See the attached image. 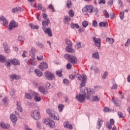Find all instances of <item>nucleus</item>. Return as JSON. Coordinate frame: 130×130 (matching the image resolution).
Returning a JSON list of instances; mask_svg holds the SVG:
<instances>
[{
	"label": "nucleus",
	"instance_id": "nucleus-1",
	"mask_svg": "<svg viewBox=\"0 0 130 130\" xmlns=\"http://www.w3.org/2000/svg\"><path fill=\"white\" fill-rule=\"evenodd\" d=\"M84 92L85 93H87V96H86V99L89 100V99H91V101H100V98L98 97V96H93L94 95V92L92 89L90 88H84Z\"/></svg>",
	"mask_w": 130,
	"mask_h": 130
},
{
	"label": "nucleus",
	"instance_id": "nucleus-2",
	"mask_svg": "<svg viewBox=\"0 0 130 130\" xmlns=\"http://www.w3.org/2000/svg\"><path fill=\"white\" fill-rule=\"evenodd\" d=\"M76 78H77L78 82L80 83V89L86 86V83L87 82V76H86V75L77 74Z\"/></svg>",
	"mask_w": 130,
	"mask_h": 130
},
{
	"label": "nucleus",
	"instance_id": "nucleus-3",
	"mask_svg": "<svg viewBox=\"0 0 130 130\" xmlns=\"http://www.w3.org/2000/svg\"><path fill=\"white\" fill-rule=\"evenodd\" d=\"M38 52V51L36 50V49L34 47L31 48L29 52V56L31 57L30 60H31L30 64H32V66H36V61L34 60L36 59V57H35V53H37Z\"/></svg>",
	"mask_w": 130,
	"mask_h": 130
},
{
	"label": "nucleus",
	"instance_id": "nucleus-4",
	"mask_svg": "<svg viewBox=\"0 0 130 130\" xmlns=\"http://www.w3.org/2000/svg\"><path fill=\"white\" fill-rule=\"evenodd\" d=\"M64 57L65 59L68 60L69 62H71L72 64H77V59L76 56L70 54H66L64 55Z\"/></svg>",
	"mask_w": 130,
	"mask_h": 130
},
{
	"label": "nucleus",
	"instance_id": "nucleus-5",
	"mask_svg": "<svg viewBox=\"0 0 130 130\" xmlns=\"http://www.w3.org/2000/svg\"><path fill=\"white\" fill-rule=\"evenodd\" d=\"M82 12L84 15H88V13L92 14L94 12L93 6L92 5H86L82 9Z\"/></svg>",
	"mask_w": 130,
	"mask_h": 130
},
{
	"label": "nucleus",
	"instance_id": "nucleus-6",
	"mask_svg": "<svg viewBox=\"0 0 130 130\" xmlns=\"http://www.w3.org/2000/svg\"><path fill=\"white\" fill-rule=\"evenodd\" d=\"M30 116L35 120H39L40 119V112L38 110L32 111L30 113Z\"/></svg>",
	"mask_w": 130,
	"mask_h": 130
},
{
	"label": "nucleus",
	"instance_id": "nucleus-7",
	"mask_svg": "<svg viewBox=\"0 0 130 130\" xmlns=\"http://www.w3.org/2000/svg\"><path fill=\"white\" fill-rule=\"evenodd\" d=\"M82 93H83V94H77L76 98L77 101L81 102L82 103H84L86 97H87V93L85 92V90L82 91Z\"/></svg>",
	"mask_w": 130,
	"mask_h": 130
},
{
	"label": "nucleus",
	"instance_id": "nucleus-8",
	"mask_svg": "<svg viewBox=\"0 0 130 130\" xmlns=\"http://www.w3.org/2000/svg\"><path fill=\"white\" fill-rule=\"evenodd\" d=\"M44 123H45V124H46L47 125H48L49 127H51L52 128H54V127H55V126H54L55 125V123L54 122V121H52L49 118H46V119H45L44 120Z\"/></svg>",
	"mask_w": 130,
	"mask_h": 130
},
{
	"label": "nucleus",
	"instance_id": "nucleus-9",
	"mask_svg": "<svg viewBox=\"0 0 130 130\" xmlns=\"http://www.w3.org/2000/svg\"><path fill=\"white\" fill-rule=\"evenodd\" d=\"M43 30L45 33V34L48 35L49 37H52L53 35H52V30L50 27H46L45 26H43Z\"/></svg>",
	"mask_w": 130,
	"mask_h": 130
},
{
	"label": "nucleus",
	"instance_id": "nucleus-10",
	"mask_svg": "<svg viewBox=\"0 0 130 130\" xmlns=\"http://www.w3.org/2000/svg\"><path fill=\"white\" fill-rule=\"evenodd\" d=\"M45 77L48 80H54V74L51 73L49 71H47L44 73Z\"/></svg>",
	"mask_w": 130,
	"mask_h": 130
},
{
	"label": "nucleus",
	"instance_id": "nucleus-11",
	"mask_svg": "<svg viewBox=\"0 0 130 130\" xmlns=\"http://www.w3.org/2000/svg\"><path fill=\"white\" fill-rule=\"evenodd\" d=\"M92 40L94 42V45L99 48H100V46L101 45V40L99 38H96V37H93Z\"/></svg>",
	"mask_w": 130,
	"mask_h": 130
},
{
	"label": "nucleus",
	"instance_id": "nucleus-12",
	"mask_svg": "<svg viewBox=\"0 0 130 130\" xmlns=\"http://www.w3.org/2000/svg\"><path fill=\"white\" fill-rule=\"evenodd\" d=\"M49 115L50 117L54 118L55 120H59V119L58 118V114L55 113L54 111H51Z\"/></svg>",
	"mask_w": 130,
	"mask_h": 130
},
{
	"label": "nucleus",
	"instance_id": "nucleus-13",
	"mask_svg": "<svg viewBox=\"0 0 130 130\" xmlns=\"http://www.w3.org/2000/svg\"><path fill=\"white\" fill-rule=\"evenodd\" d=\"M16 27H18V23L15 22L14 20L11 21L9 24V29L10 30H12V29H14V28H16Z\"/></svg>",
	"mask_w": 130,
	"mask_h": 130
},
{
	"label": "nucleus",
	"instance_id": "nucleus-14",
	"mask_svg": "<svg viewBox=\"0 0 130 130\" xmlns=\"http://www.w3.org/2000/svg\"><path fill=\"white\" fill-rule=\"evenodd\" d=\"M31 95H32V96H34V100L36 102H39V101H41V97L39 96H38V93H37V92H33L31 93Z\"/></svg>",
	"mask_w": 130,
	"mask_h": 130
},
{
	"label": "nucleus",
	"instance_id": "nucleus-15",
	"mask_svg": "<svg viewBox=\"0 0 130 130\" xmlns=\"http://www.w3.org/2000/svg\"><path fill=\"white\" fill-rule=\"evenodd\" d=\"M39 69L42 71H43L44 69H47L48 68V64L47 63L43 62L39 66Z\"/></svg>",
	"mask_w": 130,
	"mask_h": 130
},
{
	"label": "nucleus",
	"instance_id": "nucleus-16",
	"mask_svg": "<svg viewBox=\"0 0 130 130\" xmlns=\"http://www.w3.org/2000/svg\"><path fill=\"white\" fill-rule=\"evenodd\" d=\"M43 27H48V25H50V20L49 19H45L42 21Z\"/></svg>",
	"mask_w": 130,
	"mask_h": 130
},
{
	"label": "nucleus",
	"instance_id": "nucleus-17",
	"mask_svg": "<svg viewBox=\"0 0 130 130\" xmlns=\"http://www.w3.org/2000/svg\"><path fill=\"white\" fill-rule=\"evenodd\" d=\"M97 121L96 128L98 129H100V128L102 126V123H103V121L102 120V119L99 118Z\"/></svg>",
	"mask_w": 130,
	"mask_h": 130
},
{
	"label": "nucleus",
	"instance_id": "nucleus-18",
	"mask_svg": "<svg viewBox=\"0 0 130 130\" xmlns=\"http://www.w3.org/2000/svg\"><path fill=\"white\" fill-rule=\"evenodd\" d=\"M92 57L95 58V59H99L100 58L99 56V53H98V51L95 50L92 52Z\"/></svg>",
	"mask_w": 130,
	"mask_h": 130
},
{
	"label": "nucleus",
	"instance_id": "nucleus-19",
	"mask_svg": "<svg viewBox=\"0 0 130 130\" xmlns=\"http://www.w3.org/2000/svg\"><path fill=\"white\" fill-rule=\"evenodd\" d=\"M0 21H1V22H3V25L4 26H7L8 24V20L4 16L0 17Z\"/></svg>",
	"mask_w": 130,
	"mask_h": 130
},
{
	"label": "nucleus",
	"instance_id": "nucleus-20",
	"mask_svg": "<svg viewBox=\"0 0 130 130\" xmlns=\"http://www.w3.org/2000/svg\"><path fill=\"white\" fill-rule=\"evenodd\" d=\"M10 62L12 64H14V66H20V61L16 59L10 60Z\"/></svg>",
	"mask_w": 130,
	"mask_h": 130
},
{
	"label": "nucleus",
	"instance_id": "nucleus-21",
	"mask_svg": "<svg viewBox=\"0 0 130 130\" xmlns=\"http://www.w3.org/2000/svg\"><path fill=\"white\" fill-rule=\"evenodd\" d=\"M33 95H32V92L25 93V99H28L29 100H32L33 99Z\"/></svg>",
	"mask_w": 130,
	"mask_h": 130
},
{
	"label": "nucleus",
	"instance_id": "nucleus-22",
	"mask_svg": "<svg viewBox=\"0 0 130 130\" xmlns=\"http://www.w3.org/2000/svg\"><path fill=\"white\" fill-rule=\"evenodd\" d=\"M0 125L2 128H4V129H8L10 128V124H5L4 123H1L0 124Z\"/></svg>",
	"mask_w": 130,
	"mask_h": 130
},
{
	"label": "nucleus",
	"instance_id": "nucleus-23",
	"mask_svg": "<svg viewBox=\"0 0 130 130\" xmlns=\"http://www.w3.org/2000/svg\"><path fill=\"white\" fill-rule=\"evenodd\" d=\"M39 91H40V92H41V93L44 95L46 94V89H45L43 86L39 87Z\"/></svg>",
	"mask_w": 130,
	"mask_h": 130
},
{
	"label": "nucleus",
	"instance_id": "nucleus-24",
	"mask_svg": "<svg viewBox=\"0 0 130 130\" xmlns=\"http://www.w3.org/2000/svg\"><path fill=\"white\" fill-rule=\"evenodd\" d=\"M10 119L12 122H16L18 120V118L16 117V115L13 114L10 115Z\"/></svg>",
	"mask_w": 130,
	"mask_h": 130
},
{
	"label": "nucleus",
	"instance_id": "nucleus-25",
	"mask_svg": "<svg viewBox=\"0 0 130 130\" xmlns=\"http://www.w3.org/2000/svg\"><path fill=\"white\" fill-rule=\"evenodd\" d=\"M112 102L114 103L115 105L116 106H119V100H118V99H115L113 98L112 100Z\"/></svg>",
	"mask_w": 130,
	"mask_h": 130
},
{
	"label": "nucleus",
	"instance_id": "nucleus-26",
	"mask_svg": "<svg viewBox=\"0 0 130 130\" xmlns=\"http://www.w3.org/2000/svg\"><path fill=\"white\" fill-rule=\"evenodd\" d=\"M3 46L4 47V51L6 53L10 52V49H9V47H8V44L6 43H4L3 44Z\"/></svg>",
	"mask_w": 130,
	"mask_h": 130
},
{
	"label": "nucleus",
	"instance_id": "nucleus-27",
	"mask_svg": "<svg viewBox=\"0 0 130 130\" xmlns=\"http://www.w3.org/2000/svg\"><path fill=\"white\" fill-rule=\"evenodd\" d=\"M10 78L12 79V80H19L20 79V76L19 75H10Z\"/></svg>",
	"mask_w": 130,
	"mask_h": 130
},
{
	"label": "nucleus",
	"instance_id": "nucleus-28",
	"mask_svg": "<svg viewBox=\"0 0 130 130\" xmlns=\"http://www.w3.org/2000/svg\"><path fill=\"white\" fill-rule=\"evenodd\" d=\"M64 126V127H67V128H69V129H73V125L70 124L68 122H65Z\"/></svg>",
	"mask_w": 130,
	"mask_h": 130
},
{
	"label": "nucleus",
	"instance_id": "nucleus-29",
	"mask_svg": "<svg viewBox=\"0 0 130 130\" xmlns=\"http://www.w3.org/2000/svg\"><path fill=\"white\" fill-rule=\"evenodd\" d=\"M17 109L18 110V111L22 112L23 111V109L22 108V107H21V102H18L17 103Z\"/></svg>",
	"mask_w": 130,
	"mask_h": 130
},
{
	"label": "nucleus",
	"instance_id": "nucleus-30",
	"mask_svg": "<svg viewBox=\"0 0 130 130\" xmlns=\"http://www.w3.org/2000/svg\"><path fill=\"white\" fill-rule=\"evenodd\" d=\"M106 42H108V43H109L110 44H113L114 40L112 38H107L106 39Z\"/></svg>",
	"mask_w": 130,
	"mask_h": 130
},
{
	"label": "nucleus",
	"instance_id": "nucleus-31",
	"mask_svg": "<svg viewBox=\"0 0 130 130\" xmlns=\"http://www.w3.org/2000/svg\"><path fill=\"white\" fill-rule=\"evenodd\" d=\"M35 73L36 74L38 77H41V76L43 75L42 72L38 69H36L35 70Z\"/></svg>",
	"mask_w": 130,
	"mask_h": 130
},
{
	"label": "nucleus",
	"instance_id": "nucleus-32",
	"mask_svg": "<svg viewBox=\"0 0 130 130\" xmlns=\"http://www.w3.org/2000/svg\"><path fill=\"white\" fill-rule=\"evenodd\" d=\"M56 75L58 77H61L62 76V69H60L56 71Z\"/></svg>",
	"mask_w": 130,
	"mask_h": 130
},
{
	"label": "nucleus",
	"instance_id": "nucleus-33",
	"mask_svg": "<svg viewBox=\"0 0 130 130\" xmlns=\"http://www.w3.org/2000/svg\"><path fill=\"white\" fill-rule=\"evenodd\" d=\"M66 50L67 52H70L71 53H74V49L70 47L69 46H67L66 48Z\"/></svg>",
	"mask_w": 130,
	"mask_h": 130
},
{
	"label": "nucleus",
	"instance_id": "nucleus-34",
	"mask_svg": "<svg viewBox=\"0 0 130 130\" xmlns=\"http://www.w3.org/2000/svg\"><path fill=\"white\" fill-rule=\"evenodd\" d=\"M64 108V105L63 104H59L58 106V109L60 112L62 111L63 108Z\"/></svg>",
	"mask_w": 130,
	"mask_h": 130
},
{
	"label": "nucleus",
	"instance_id": "nucleus-35",
	"mask_svg": "<svg viewBox=\"0 0 130 130\" xmlns=\"http://www.w3.org/2000/svg\"><path fill=\"white\" fill-rule=\"evenodd\" d=\"M65 42L67 45H69V46H72V45H73V43H72L71 40H69L68 39H66L65 40Z\"/></svg>",
	"mask_w": 130,
	"mask_h": 130
},
{
	"label": "nucleus",
	"instance_id": "nucleus-36",
	"mask_svg": "<svg viewBox=\"0 0 130 130\" xmlns=\"http://www.w3.org/2000/svg\"><path fill=\"white\" fill-rule=\"evenodd\" d=\"M67 7L68 8V9H71V8H72V1H71L70 0L67 1Z\"/></svg>",
	"mask_w": 130,
	"mask_h": 130
},
{
	"label": "nucleus",
	"instance_id": "nucleus-37",
	"mask_svg": "<svg viewBox=\"0 0 130 130\" xmlns=\"http://www.w3.org/2000/svg\"><path fill=\"white\" fill-rule=\"evenodd\" d=\"M29 26L30 27V28H31V29H37V30L39 29V26H38V25H35L32 23L29 24Z\"/></svg>",
	"mask_w": 130,
	"mask_h": 130
},
{
	"label": "nucleus",
	"instance_id": "nucleus-38",
	"mask_svg": "<svg viewBox=\"0 0 130 130\" xmlns=\"http://www.w3.org/2000/svg\"><path fill=\"white\" fill-rule=\"evenodd\" d=\"M21 10L20 7H16L12 10V13H16V12H18V11H20Z\"/></svg>",
	"mask_w": 130,
	"mask_h": 130
},
{
	"label": "nucleus",
	"instance_id": "nucleus-39",
	"mask_svg": "<svg viewBox=\"0 0 130 130\" xmlns=\"http://www.w3.org/2000/svg\"><path fill=\"white\" fill-rule=\"evenodd\" d=\"M15 93H16V90L14 89H11L10 91V95L13 96V98H15Z\"/></svg>",
	"mask_w": 130,
	"mask_h": 130
},
{
	"label": "nucleus",
	"instance_id": "nucleus-40",
	"mask_svg": "<svg viewBox=\"0 0 130 130\" xmlns=\"http://www.w3.org/2000/svg\"><path fill=\"white\" fill-rule=\"evenodd\" d=\"M0 61L1 62L4 63L5 61H6V58L5 56L0 55Z\"/></svg>",
	"mask_w": 130,
	"mask_h": 130
},
{
	"label": "nucleus",
	"instance_id": "nucleus-41",
	"mask_svg": "<svg viewBox=\"0 0 130 130\" xmlns=\"http://www.w3.org/2000/svg\"><path fill=\"white\" fill-rule=\"evenodd\" d=\"M90 70H92V71H94L95 73H99V69L97 67H91Z\"/></svg>",
	"mask_w": 130,
	"mask_h": 130
},
{
	"label": "nucleus",
	"instance_id": "nucleus-42",
	"mask_svg": "<svg viewBox=\"0 0 130 130\" xmlns=\"http://www.w3.org/2000/svg\"><path fill=\"white\" fill-rule=\"evenodd\" d=\"M103 13L105 15V18H109V14H108V12H107L106 10H104Z\"/></svg>",
	"mask_w": 130,
	"mask_h": 130
},
{
	"label": "nucleus",
	"instance_id": "nucleus-43",
	"mask_svg": "<svg viewBox=\"0 0 130 130\" xmlns=\"http://www.w3.org/2000/svg\"><path fill=\"white\" fill-rule=\"evenodd\" d=\"M69 16L70 17H74L75 13H74V11L73 10H71L69 11Z\"/></svg>",
	"mask_w": 130,
	"mask_h": 130
},
{
	"label": "nucleus",
	"instance_id": "nucleus-44",
	"mask_svg": "<svg viewBox=\"0 0 130 130\" xmlns=\"http://www.w3.org/2000/svg\"><path fill=\"white\" fill-rule=\"evenodd\" d=\"M76 74H77V71H76V72L74 73V75H70L69 76L70 79H71V80H74V79H75V78H76Z\"/></svg>",
	"mask_w": 130,
	"mask_h": 130
},
{
	"label": "nucleus",
	"instance_id": "nucleus-45",
	"mask_svg": "<svg viewBox=\"0 0 130 130\" xmlns=\"http://www.w3.org/2000/svg\"><path fill=\"white\" fill-rule=\"evenodd\" d=\"M107 23L106 22H101L99 23V26L100 27H106V25H107Z\"/></svg>",
	"mask_w": 130,
	"mask_h": 130
},
{
	"label": "nucleus",
	"instance_id": "nucleus-46",
	"mask_svg": "<svg viewBox=\"0 0 130 130\" xmlns=\"http://www.w3.org/2000/svg\"><path fill=\"white\" fill-rule=\"evenodd\" d=\"M88 22L86 21H84L82 22V26L83 27H84V28H86V27H87V26H88Z\"/></svg>",
	"mask_w": 130,
	"mask_h": 130
},
{
	"label": "nucleus",
	"instance_id": "nucleus-47",
	"mask_svg": "<svg viewBox=\"0 0 130 130\" xmlns=\"http://www.w3.org/2000/svg\"><path fill=\"white\" fill-rule=\"evenodd\" d=\"M72 67H73V65H72L71 63H68L66 66V68L67 70H71V69H72Z\"/></svg>",
	"mask_w": 130,
	"mask_h": 130
},
{
	"label": "nucleus",
	"instance_id": "nucleus-48",
	"mask_svg": "<svg viewBox=\"0 0 130 130\" xmlns=\"http://www.w3.org/2000/svg\"><path fill=\"white\" fill-rule=\"evenodd\" d=\"M76 48H77V49H79L82 47V46L81 45V42L77 43V44L75 45Z\"/></svg>",
	"mask_w": 130,
	"mask_h": 130
},
{
	"label": "nucleus",
	"instance_id": "nucleus-49",
	"mask_svg": "<svg viewBox=\"0 0 130 130\" xmlns=\"http://www.w3.org/2000/svg\"><path fill=\"white\" fill-rule=\"evenodd\" d=\"M120 18L121 20H123V19L124 18V12H120Z\"/></svg>",
	"mask_w": 130,
	"mask_h": 130
},
{
	"label": "nucleus",
	"instance_id": "nucleus-50",
	"mask_svg": "<svg viewBox=\"0 0 130 130\" xmlns=\"http://www.w3.org/2000/svg\"><path fill=\"white\" fill-rule=\"evenodd\" d=\"M48 8L50 9V10H51L52 12H55V11L54 10V8H53V6H52V5H49L48 6Z\"/></svg>",
	"mask_w": 130,
	"mask_h": 130
},
{
	"label": "nucleus",
	"instance_id": "nucleus-51",
	"mask_svg": "<svg viewBox=\"0 0 130 130\" xmlns=\"http://www.w3.org/2000/svg\"><path fill=\"white\" fill-rule=\"evenodd\" d=\"M18 40H19V41H22V42H24V40H25V39L24 38V37L19 36Z\"/></svg>",
	"mask_w": 130,
	"mask_h": 130
},
{
	"label": "nucleus",
	"instance_id": "nucleus-52",
	"mask_svg": "<svg viewBox=\"0 0 130 130\" xmlns=\"http://www.w3.org/2000/svg\"><path fill=\"white\" fill-rule=\"evenodd\" d=\"M107 75H108V72H105L104 75L102 76L103 79H106L107 78Z\"/></svg>",
	"mask_w": 130,
	"mask_h": 130
},
{
	"label": "nucleus",
	"instance_id": "nucleus-53",
	"mask_svg": "<svg viewBox=\"0 0 130 130\" xmlns=\"http://www.w3.org/2000/svg\"><path fill=\"white\" fill-rule=\"evenodd\" d=\"M64 20H66L67 22H70V21H71V17L69 16H66L64 17Z\"/></svg>",
	"mask_w": 130,
	"mask_h": 130
},
{
	"label": "nucleus",
	"instance_id": "nucleus-54",
	"mask_svg": "<svg viewBox=\"0 0 130 130\" xmlns=\"http://www.w3.org/2000/svg\"><path fill=\"white\" fill-rule=\"evenodd\" d=\"M98 25V23L97 22V21L94 20L92 22V26H93V27H97Z\"/></svg>",
	"mask_w": 130,
	"mask_h": 130
},
{
	"label": "nucleus",
	"instance_id": "nucleus-55",
	"mask_svg": "<svg viewBox=\"0 0 130 130\" xmlns=\"http://www.w3.org/2000/svg\"><path fill=\"white\" fill-rule=\"evenodd\" d=\"M106 2L105 1V0H100L99 1V5H101L103 4V5H105Z\"/></svg>",
	"mask_w": 130,
	"mask_h": 130
},
{
	"label": "nucleus",
	"instance_id": "nucleus-56",
	"mask_svg": "<svg viewBox=\"0 0 130 130\" xmlns=\"http://www.w3.org/2000/svg\"><path fill=\"white\" fill-rule=\"evenodd\" d=\"M104 111H105V112H109V111H110V109L107 107H105L104 109Z\"/></svg>",
	"mask_w": 130,
	"mask_h": 130
},
{
	"label": "nucleus",
	"instance_id": "nucleus-57",
	"mask_svg": "<svg viewBox=\"0 0 130 130\" xmlns=\"http://www.w3.org/2000/svg\"><path fill=\"white\" fill-rule=\"evenodd\" d=\"M37 58L38 60H42L43 59V55L37 56Z\"/></svg>",
	"mask_w": 130,
	"mask_h": 130
},
{
	"label": "nucleus",
	"instance_id": "nucleus-58",
	"mask_svg": "<svg viewBox=\"0 0 130 130\" xmlns=\"http://www.w3.org/2000/svg\"><path fill=\"white\" fill-rule=\"evenodd\" d=\"M37 45H38V46H39V47H40V48H43L44 46H43V44L40 43H36Z\"/></svg>",
	"mask_w": 130,
	"mask_h": 130
},
{
	"label": "nucleus",
	"instance_id": "nucleus-59",
	"mask_svg": "<svg viewBox=\"0 0 130 130\" xmlns=\"http://www.w3.org/2000/svg\"><path fill=\"white\" fill-rule=\"evenodd\" d=\"M42 16H43V19H44V20H46L47 18V15L46 14V13H43L42 14Z\"/></svg>",
	"mask_w": 130,
	"mask_h": 130
},
{
	"label": "nucleus",
	"instance_id": "nucleus-60",
	"mask_svg": "<svg viewBox=\"0 0 130 130\" xmlns=\"http://www.w3.org/2000/svg\"><path fill=\"white\" fill-rule=\"evenodd\" d=\"M118 115L120 118H122V117H123V114L121 112H118Z\"/></svg>",
	"mask_w": 130,
	"mask_h": 130
},
{
	"label": "nucleus",
	"instance_id": "nucleus-61",
	"mask_svg": "<svg viewBox=\"0 0 130 130\" xmlns=\"http://www.w3.org/2000/svg\"><path fill=\"white\" fill-rule=\"evenodd\" d=\"M129 45H130V39H128L125 44V46H127L128 47V46H129Z\"/></svg>",
	"mask_w": 130,
	"mask_h": 130
},
{
	"label": "nucleus",
	"instance_id": "nucleus-62",
	"mask_svg": "<svg viewBox=\"0 0 130 130\" xmlns=\"http://www.w3.org/2000/svg\"><path fill=\"white\" fill-rule=\"evenodd\" d=\"M112 90H113L114 89L115 90H116L117 89V84H114L112 87L111 88Z\"/></svg>",
	"mask_w": 130,
	"mask_h": 130
},
{
	"label": "nucleus",
	"instance_id": "nucleus-63",
	"mask_svg": "<svg viewBox=\"0 0 130 130\" xmlns=\"http://www.w3.org/2000/svg\"><path fill=\"white\" fill-rule=\"evenodd\" d=\"M37 123V127H38V128H41V125L40 124V122L39 121H37L36 122Z\"/></svg>",
	"mask_w": 130,
	"mask_h": 130
},
{
	"label": "nucleus",
	"instance_id": "nucleus-64",
	"mask_svg": "<svg viewBox=\"0 0 130 130\" xmlns=\"http://www.w3.org/2000/svg\"><path fill=\"white\" fill-rule=\"evenodd\" d=\"M106 125H107V127H108V128H109V129L110 130L112 128V127H111V126L109 124V122H107Z\"/></svg>",
	"mask_w": 130,
	"mask_h": 130
}]
</instances>
